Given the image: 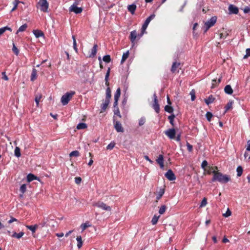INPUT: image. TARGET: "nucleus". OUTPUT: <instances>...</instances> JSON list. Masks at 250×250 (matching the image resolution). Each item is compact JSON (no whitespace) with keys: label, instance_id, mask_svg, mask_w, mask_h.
I'll return each instance as SVG.
<instances>
[{"label":"nucleus","instance_id":"1","mask_svg":"<svg viewBox=\"0 0 250 250\" xmlns=\"http://www.w3.org/2000/svg\"><path fill=\"white\" fill-rule=\"evenodd\" d=\"M213 176L211 181L212 182L218 181L221 183H226L230 181V177L227 175H223L222 173L216 171L215 170L212 171Z\"/></svg>","mask_w":250,"mask_h":250},{"label":"nucleus","instance_id":"2","mask_svg":"<svg viewBox=\"0 0 250 250\" xmlns=\"http://www.w3.org/2000/svg\"><path fill=\"white\" fill-rule=\"evenodd\" d=\"M75 94V92L74 91L66 92L64 94L61 98V102L62 105H66Z\"/></svg>","mask_w":250,"mask_h":250},{"label":"nucleus","instance_id":"3","mask_svg":"<svg viewBox=\"0 0 250 250\" xmlns=\"http://www.w3.org/2000/svg\"><path fill=\"white\" fill-rule=\"evenodd\" d=\"M155 17V15L154 14H152L150 16H149L145 21V22L142 25V31L141 33V36H142L144 34V32L146 30L148 24L150 22V21L153 20Z\"/></svg>","mask_w":250,"mask_h":250},{"label":"nucleus","instance_id":"4","mask_svg":"<svg viewBox=\"0 0 250 250\" xmlns=\"http://www.w3.org/2000/svg\"><path fill=\"white\" fill-rule=\"evenodd\" d=\"M217 18L215 16L212 17L208 21L205 23V32H207L209 28L212 27L216 23Z\"/></svg>","mask_w":250,"mask_h":250},{"label":"nucleus","instance_id":"5","mask_svg":"<svg viewBox=\"0 0 250 250\" xmlns=\"http://www.w3.org/2000/svg\"><path fill=\"white\" fill-rule=\"evenodd\" d=\"M140 36L141 34L140 35H138L136 30H133L130 32L129 39L130 40V42H131V43L132 44V47H133L135 45L136 39H137V40H138L142 37Z\"/></svg>","mask_w":250,"mask_h":250},{"label":"nucleus","instance_id":"6","mask_svg":"<svg viewBox=\"0 0 250 250\" xmlns=\"http://www.w3.org/2000/svg\"><path fill=\"white\" fill-rule=\"evenodd\" d=\"M38 4L40 6V10L43 12H47L48 8V3L46 0H40Z\"/></svg>","mask_w":250,"mask_h":250},{"label":"nucleus","instance_id":"7","mask_svg":"<svg viewBox=\"0 0 250 250\" xmlns=\"http://www.w3.org/2000/svg\"><path fill=\"white\" fill-rule=\"evenodd\" d=\"M152 107L155 110L156 112L157 113H159L160 106L158 104L157 97L155 93L153 94V104H152Z\"/></svg>","mask_w":250,"mask_h":250},{"label":"nucleus","instance_id":"8","mask_svg":"<svg viewBox=\"0 0 250 250\" xmlns=\"http://www.w3.org/2000/svg\"><path fill=\"white\" fill-rule=\"evenodd\" d=\"M93 206L100 208L103 210L110 211L111 208L110 206H107L105 204L102 202H98L93 204Z\"/></svg>","mask_w":250,"mask_h":250},{"label":"nucleus","instance_id":"9","mask_svg":"<svg viewBox=\"0 0 250 250\" xmlns=\"http://www.w3.org/2000/svg\"><path fill=\"white\" fill-rule=\"evenodd\" d=\"M165 134L170 139L175 138L176 131L174 128L168 129L165 131Z\"/></svg>","mask_w":250,"mask_h":250},{"label":"nucleus","instance_id":"10","mask_svg":"<svg viewBox=\"0 0 250 250\" xmlns=\"http://www.w3.org/2000/svg\"><path fill=\"white\" fill-rule=\"evenodd\" d=\"M114 127L116 130L118 132H123L124 131V128L123 127L122 124L119 121H115V118L114 117Z\"/></svg>","mask_w":250,"mask_h":250},{"label":"nucleus","instance_id":"11","mask_svg":"<svg viewBox=\"0 0 250 250\" xmlns=\"http://www.w3.org/2000/svg\"><path fill=\"white\" fill-rule=\"evenodd\" d=\"M165 177L169 181H173L175 180L176 177L171 169L168 170V171L165 174Z\"/></svg>","mask_w":250,"mask_h":250},{"label":"nucleus","instance_id":"12","mask_svg":"<svg viewBox=\"0 0 250 250\" xmlns=\"http://www.w3.org/2000/svg\"><path fill=\"white\" fill-rule=\"evenodd\" d=\"M228 9L229 14H237L239 12L238 8L236 6L232 4L229 5Z\"/></svg>","mask_w":250,"mask_h":250},{"label":"nucleus","instance_id":"13","mask_svg":"<svg viewBox=\"0 0 250 250\" xmlns=\"http://www.w3.org/2000/svg\"><path fill=\"white\" fill-rule=\"evenodd\" d=\"M69 11L76 14H80L83 11V8L77 6H71L69 8Z\"/></svg>","mask_w":250,"mask_h":250},{"label":"nucleus","instance_id":"14","mask_svg":"<svg viewBox=\"0 0 250 250\" xmlns=\"http://www.w3.org/2000/svg\"><path fill=\"white\" fill-rule=\"evenodd\" d=\"M180 65V63L179 62H174L173 63L171 68V72L173 73H178L179 70H177V69L179 68Z\"/></svg>","mask_w":250,"mask_h":250},{"label":"nucleus","instance_id":"15","mask_svg":"<svg viewBox=\"0 0 250 250\" xmlns=\"http://www.w3.org/2000/svg\"><path fill=\"white\" fill-rule=\"evenodd\" d=\"M157 163L160 165V167L161 168H163L164 167V156L163 155H159L158 158L156 160Z\"/></svg>","mask_w":250,"mask_h":250},{"label":"nucleus","instance_id":"16","mask_svg":"<svg viewBox=\"0 0 250 250\" xmlns=\"http://www.w3.org/2000/svg\"><path fill=\"white\" fill-rule=\"evenodd\" d=\"M98 45L95 44L91 49V54L89 55V58H93L97 53Z\"/></svg>","mask_w":250,"mask_h":250},{"label":"nucleus","instance_id":"17","mask_svg":"<svg viewBox=\"0 0 250 250\" xmlns=\"http://www.w3.org/2000/svg\"><path fill=\"white\" fill-rule=\"evenodd\" d=\"M37 78V70L35 68H33L31 74L30 80L32 82H34Z\"/></svg>","mask_w":250,"mask_h":250},{"label":"nucleus","instance_id":"18","mask_svg":"<svg viewBox=\"0 0 250 250\" xmlns=\"http://www.w3.org/2000/svg\"><path fill=\"white\" fill-rule=\"evenodd\" d=\"M34 180H39V178L37 176H35L34 174L32 173H29L27 176V181L28 182H30Z\"/></svg>","mask_w":250,"mask_h":250},{"label":"nucleus","instance_id":"19","mask_svg":"<svg viewBox=\"0 0 250 250\" xmlns=\"http://www.w3.org/2000/svg\"><path fill=\"white\" fill-rule=\"evenodd\" d=\"M226 93L231 95L233 93V90L230 85H227L224 88Z\"/></svg>","mask_w":250,"mask_h":250},{"label":"nucleus","instance_id":"20","mask_svg":"<svg viewBox=\"0 0 250 250\" xmlns=\"http://www.w3.org/2000/svg\"><path fill=\"white\" fill-rule=\"evenodd\" d=\"M136 9V5L135 4H131V5H129L127 6L128 10L132 14H133L134 13Z\"/></svg>","mask_w":250,"mask_h":250},{"label":"nucleus","instance_id":"21","mask_svg":"<svg viewBox=\"0 0 250 250\" xmlns=\"http://www.w3.org/2000/svg\"><path fill=\"white\" fill-rule=\"evenodd\" d=\"M215 100V98L212 95H210L207 99H205L206 104L208 105L212 103Z\"/></svg>","mask_w":250,"mask_h":250},{"label":"nucleus","instance_id":"22","mask_svg":"<svg viewBox=\"0 0 250 250\" xmlns=\"http://www.w3.org/2000/svg\"><path fill=\"white\" fill-rule=\"evenodd\" d=\"M33 33L36 38H39L44 36L43 32L39 30H34Z\"/></svg>","mask_w":250,"mask_h":250},{"label":"nucleus","instance_id":"23","mask_svg":"<svg viewBox=\"0 0 250 250\" xmlns=\"http://www.w3.org/2000/svg\"><path fill=\"white\" fill-rule=\"evenodd\" d=\"M110 68L109 67H108L107 71L106 72V73L105 74V79H104L105 81V84L107 86H108L109 85V83L108 82V79H109V76L110 75Z\"/></svg>","mask_w":250,"mask_h":250},{"label":"nucleus","instance_id":"24","mask_svg":"<svg viewBox=\"0 0 250 250\" xmlns=\"http://www.w3.org/2000/svg\"><path fill=\"white\" fill-rule=\"evenodd\" d=\"M129 54V51H127L125 53H124L122 56V58L121 61V63L123 64L125 60L127 59V58L128 57Z\"/></svg>","mask_w":250,"mask_h":250},{"label":"nucleus","instance_id":"25","mask_svg":"<svg viewBox=\"0 0 250 250\" xmlns=\"http://www.w3.org/2000/svg\"><path fill=\"white\" fill-rule=\"evenodd\" d=\"M109 103H110L109 100L105 99L104 103L101 105V106L102 108V109L103 111H105L106 110Z\"/></svg>","mask_w":250,"mask_h":250},{"label":"nucleus","instance_id":"26","mask_svg":"<svg viewBox=\"0 0 250 250\" xmlns=\"http://www.w3.org/2000/svg\"><path fill=\"white\" fill-rule=\"evenodd\" d=\"M111 97V89H110V87L108 86L106 89L105 99L110 101Z\"/></svg>","mask_w":250,"mask_h":250},{"label":"nucleus","instance_id":"27","mask_svg":"<svg viewBox=\"0 0 250 250\" xmlns=\"http://www.w3.org/2000/svg\"><path fill=\"white\" fill-rule=\"evenodd\" d=\"M24 233L22 231L20 232L19 233H17L15 232L12 235V237L16 238L17 239H20L24 235Z\"/></svg>","mask_w":250,"mask_h":250},{"label":"nucleus","instance_id":"28","mask_svg":"<svg viewBox=\"0 0 250 250\" xmlns=\"http://www.w3.org/2000/svg\"><path fill=\"white\" fill-rule=\"evenodd\" d=\"M76 240L78 242L77 247L78 249L81 248L83 245V241L81 236H78L77 237Z\"/></svg>","mask_w":250,"mask_h":250},{"label":"nucleus","instance_id":"29","mask_svg":"<svg viewBox=\"0 0 250 250\" xmlns=\"http://www.w3.org/2000/svg\"><path fill=\"white\" fill-rule=\"evenodd\" d=\"M221 82V78L218 79L217 80L214 79L212 81V85L211 86V88H214L217 86L218 83H219Z\"/></svg>","mask_w":250,"mask_h":250},{"label":"nucleus","instance_id":"30","mask_svg":"<svg viewBox=\"0 0 250 250\" xmlns=\"http://www.w3.org/2000/svg\"><path fill=\"white\" fill-rule=\"evenodd\" d=\"M38 226L37 225H35L34 226H26V228L29 230H31L33 233L35 232L36 230L38 228Z\"/></svg>","mask_w":250,"mask_h":250},{"label":"nucleus","instance_id":"31","mask_svg":"<svg viewBox=\"0 0 250 250\" xmlns=\"http://www.w3.org/2000/svg\"><path fill=\"white\" fill-rule=\"evenodd\" d=\"M27 24L25 23V24H23L21 26L19 27V29L17 31L16 34H18L20 32L24 31L26 30V29L27 28Z\"/></svg>","mask_w":250,"mask_h":250},{"label":"nucleus","instance_id":"32","mask_svg":"<svg viewBox=\"0 0 250 250\" xmlns=\"http://www.w3.org/2000/svg\"><path fill=\"white\" fill-rule=\"evenodd\" d=\"M233 101H229L227 105L225 106V112H226L228 110L230 109L232 107Z\"/></svg>","mask_w":250,"mask_h":250},{"label":"nucleus","instance_id":"33","mask_svg":"<svg viewBox=\"0 0 250 250\" xmlns=\"http://www.w3.org/2000/svg\"><path fill=\"white\" fill-rule=\"evenodd\" d=\"M121 95V89L120 88H118L116 90V93L114 95V100H118Z\"/></svg>","mask_w":250,"mask_h":250},{"label":"nucleus","instance_id":"34","mask_svg":"<svg viewBox=\"0 0 250 250\" xmlns=\"http://www.w3.org/2000/svg\"><path fill=\"white\" fill-rule=\"evenodd\" d=\"M87 127V125L85 123H79L77 126V128L78 129H85Z\"/></svg>","mask_w":250,"mask_h":250},{"label":"nucleus","instance_id":"35","mask_svg":"<svg viewBox=\"0 0 250 250\" xmlns=\"http://www.w3.org/2000/svg\"><path fill=\"white\" fill-rule=\"evenodd\" d=\"M165 110L169 113H172L173 111V108L172 106L167 105L165 106Z\"/></svg>","mask_w":250,"mask_h":250},{"label":"nucleus","instance_id":"36","mask_svg":"<svg viewBox=\"0 0 250 250\" xmlns=\"http://www.w3.org/2000/svg\"><path fill=\"white\" fill-rule=\"evenodd\" d=\"M237 171V175L238 177H240L242 175L243 171V168L241 166H238L236 169Z\"/></svg>","mask_w":250,"mask_h":250},{"label":"nucleus","instance_id":"37","mask_svg":"<svg viewBox=\"0 0 250 250\" xmlns=\"http://www.w3.org/2000/svg\"><path fill=\"white\" fill-rule=\"evenodd\" d=\"M175 117V116L174 114H172L170 116H168V119L169 120L170 124L173 126H174V119Z\"/></svg>","mask_w":250,"mask_h":250},{"label":"nucleus","instance_id":"38","mask_svg":"<svg viewBox=\"0 0 250 250\" xmlns=\"http://www.w3.org/2000/svg\"><path fill=\"white\" fill-rule=\"evenodd\" d=\"M42 98V94H38L36 95L35 100V102L37 104V106H38L40 101Z\"/></svg>","mask_w":250,"mask_h":250},{"label":"nucleus","instance_id":"39","mask_svg":"<svg viewBox=\"0 0 250 250\" xmlns=\"http://www.w3.org/2000/svg\"><path fill=\"white\" fill-rule=\"evenodd\" d=\"M15 155L17 157H20L21 155L20 148L19 147H16L14 151Z\"/></svg>","mask_w":250,"mask_h":250},{"label":"nucleus","instance_id":"40","mask_svg":"<svg viewBox=\"0 0 250 250\" xmlns=\"http://www.w3.org/2000/svg\"><path fill=\"white\" fill-rule=\"evenodd\" d=\"M159 217H160V216H157L156 215H154L152 219V220H151L152 224L153 225L156 224L158 221Z\"/></svg>","mask_w":250,"mask_h":250},{"label":"nucleus","instance_id":"41","mask_svg":"<svg viewBox=\"0 0 250 250\" xmlns=\"http://www.w3.org/2000/svg\"><path fill=\"white\" fill-rule=\"evenodd\" d=\"M167 209V207L166 205H163L162 206L159 210V213L160 214H163L165 213Z\"/></svg>","mask_w":250,"mask_h":250},{"label":"nucleus","instance_id":"42","mask_svg":"<svg viewBox=\"0 0 250 250\" xmlns=\"http://www.w3.org/2000/svg\"><path fill=\"white\" fill-rule=\"evenodd\" d=\"M103 60L104 62H106V63H108V62H110V61L111 60L110 55H108L104 56L103 58Z\"/></svg>","mask_w":250,"mask_h":250},{"label":"nucleus","instance_id":"43","mask_svg":"<svg viewBox=\"0 0 250 250\" xmlns=\"http://www.w3.org/2000/svg\"><path fill=\"white\" fill-rule=\"evenodd\" d=\"M72 39H73V48H74V50H75V51L76 52H77L78 48L77 47L76 40L75 36H74V35L72 36Z\"/></svg>","mask_w":250,"mask_h":250},{"label":"nucleus","instance_id":"44","mask_svg":"<svg viewBox=\"0 0 250 250\" xmlns=\"http://www.w3.org/2000/svg\"><path fill=\"white\" fill-rule=\"evenodd\" d=\"M79 155H80V153L77 150L73 151L69 154L70 157H73V156L78 157Z\"/></svg>","mask_w":250,"mask_h":250},{"label":"nucleus","instance_id":"45","mask_svg":"<svg viewBox=\"0 0 250 250\" xmlns=\"http://www.w3.org/2000/svg\"><path fill=\"white\" fill-rule=\"evenodd\" d=\"M12 51L14 53L15 55L17 56L19 55V50L17 48V47L15 46V44L13 43V47H12Z\"/></svg>","mask_w":250,"mask_h":250},{"label":"nucleus","instance_id":"46","mask_svg":"<svg viewBox=\"0 0 250 250\" xmlns=\"http://www.w3.org/2000/svg\"><path fill=\"white\" fill-rule=\"evenodd\" d=\"M20 2V1L19 0H15L13 2L14 7L11 10V11H14L15 10H16L17 8L18 4Z\"/></svg>","mask_w":250,"mask_h":250},{"label":"nucleus","instance_id":"47","mask_svg":"<svg viewBox=\"0 0 250 250\" xmlns=\"http://www.w3.org/2000/svg\"><path fill=\"white\" fill-rule=\"evenodd\" d=\"M190 95H191V101H194L196 98V96H195V91L194 89L191 90V91L190 92Z\"/></svg>","mask_w":250,"mask_h":250},{"label":"nucleus","instance_id":"48","mask_svg":"<svg viewBox=\"0 0 250 250\" xmlns=\"http://www.w3.org/2000/svg\"><path fill=\"white\" fill-rule=\"evenodd\" d=\"M26 190V186L25 184L22 185L20 187V191L23 194Z\"/></svg>","mask_w":250,"mask_h":250},{"label":"nucleus","instance_id":"49","mask_svg":"<svg viewBox=\"0 0 250 250\" xmlns=\"http://www.w3.org/2000/svg\"><path fill=\"white\" fill-rule=\"evenodd\" d=\"M212 114L210 112H207L206 114V117L208 120V121H210L212 117Z\"/></svg>","mask_w":250,"mask_h":250},{"label":"nucleus","instance_id":"50","mask_svg":"<svg viewBox=\"0 0 250 250\" xmlns=\"http://www.w3.org/2000/svg\"><path fill=\"white\" fill-rule=\"evenodd\" d=\"M115 143L114 142H111L106 147L107 149L111 150L115 146Z\"/></svg>","mask_w":250,"mask_h":250},{"label":"nucleus","instance_id":"51","mask_svg":"<svg viewBox=\"0 0 250 250\" xmlns=\"http://www.w3.org/2000/svg\"><path fill=\"white\" fill-rule=\"evenodd\" d=\"M165 191L164 189H161L159 192V195L157 196V199L159 200L164 194Z\"/></svg>","mask_w":250,"mask_h":250},{"label":"nucleus","instance_id":"52","mask_svg":"<svg viewBox=\"0 0 250 250\" xmlns=\"http://www.w3.org/2000/svg\"><path fill=\"white\" fill-rule=\"evenodd\" d=\"M207 204V200L206 198H204L201 202L200 207H205Z\"/></svg>","mask_w":250,"mask_h":250},{"label":"nucleus","instance_id":"53","mask_svg":"<svg viewBox=\"0 0 250 250\" xmlns=\"http://www.w3.org/2000/svg\"><path fill=\"white\" fill-rule=\"evenodd\" d=\"M114 113L115 115L118 116L120 118L121 117V115L120 114L119 108L118 107H117V108H115Z\"/></svg>","mask_w":250,"mask_h":250},{"label":"nucleus","instance_id":"54","mask_svg":"<svg viewBox=\"0 0 250 250\" xmlns=\"http://www.w3.org/2000/svg\"><path fill=\"white\" fill-rule=\"evenodd\" d=\"M208 162L206 160L203 161L201 164L202 168L205 169V167H206L208 166Z\"/></svg>","mask_w":250,"mask_h":250},{"label":"nucleus","instance_id":"55","mask_svg":"<svg viewBox=\"0 0 250 250\" xmlns=\"http://www.w3.org/2000/svg\"><path fill=\"white\" fill-rule=\"evenodd\" d=\"M1 74H2V79L4 80L5 81L8 80V78L6 76L5 72H2Z\"/></svg>","mask_w":250,"mask_h":250},{"label":"nucleus","instance_id":"56","mask_svg":"<svg viewBox=\"0 0 250 250\" xmlns=\"http://www.w3.org/2000/svg\"><path fill=\"white\" fill-rule=\"evenodd\" d=\"M246 54L244 56V59H246L248 56H250V48L246 49Z\"/></svg>","mask_w":250,"mask_h":250},{"label":"nucleus","instance_id":"57","mask_svg":"<svg viewBox=\"0 0 250 250\" xmlns=\"http://www.w3.org/2000/svg\"><path fill=\"white\" fill-rule=\"evenodd\" d=\"M145 123V119L144 118H142L140 119L139 125L140 126L143 125Z\"/></svg>","mask_w":250,"mask_h":250},{"label":"nucleus","instance_id":"58","mask_svg":"<svg viewBox=\"0 0 250 250\" xmlns=\"http://www.w3.org/2000/svg\"><path fill=\"white\" fill-rule=\"evenodd\" d=\"M75 182L77 184H80L82 182V179L81 177H76L75 179Z\"/></svg>","mask_w":250,"mask_h":250},{"label":"nucleus","instance_id":"59","mask_svg":"<svg viewBox=\"0 0 250 250\" xmlns=\"http://www.w3.org/2000/svg\"><path fill=\"white\" fill-rule=\"evenodd\" d=\"M230 215H231V211H230V210L229 209H228L226 212L225 213L223 214V216L226 217H229Z\"/></svg>","mask_w":250,"mask_h":250},{"label":"nucleus","instance_id":"60","mask_svg":"<svg viewBox=\"0 0 250 250\" xmlns=\"http://www.w3.org/2000/svg\"><path fill=\"white\" fill-rule=\"evenodd\" d=\"M228 33L226 32L225 33H220L219 34V36L220 39H225L226 38L227 36H228Z\"/></svg>","mask_w":250,"mask_h":250},{"label":"nucleus","instance_id":"61","mask_svg":"<svg viewBox=\"0 0 250 250\" xmlns=\"http://www.w3.org/2000/svg\"><path fill=\"white\" fill-rule=\"evenodd\" d=\"M187 149L189 151L191 152L192 150V146L189 144L188 143L187 144Z\"/></svg>","mask_w":250,"mask_h":250},{"label":"nucleus","instance_id":"62","mask_svg":"<svg viewBox=\"0 0 250 250\" xmlns=\"http://www.w3.org/2000/svg\"><path fill=\"white\" fill-rule=\"evenodd\" d=\"M89 226L87 225L86 223L83 224L81 225V227L82 228L83 230H84L87 228Z\"/></svg>","mask_w":250,"mask_h":250},{"label":"nucleus","instance_id":"63","mask_svg":"<svg viewBox=\"0 0 250 250\" xmlns=\"http://www.w3.org/2000/svg\"><path fill=\"white\" fill-rule=\"evenodd\" d=\"M244 157L245 159L248 158V160L250 159V154L248 152H245L244 154Z\"/></svg>","mask_w":250,"mask_h":250},{"label":"nucleus","instance_id":"64","mask_svg":"<svg viewBox=\"0 0 250 250\" xmlns=\"http://www.w3.org/2000/svg\"><path fill=\"white\" fill-rule=\"evenodd\" d=\"M247 151H250V140L247 142V147L246 148Z\"/></svg>","mask_w":250,"mask_h":250}]
</instances>
